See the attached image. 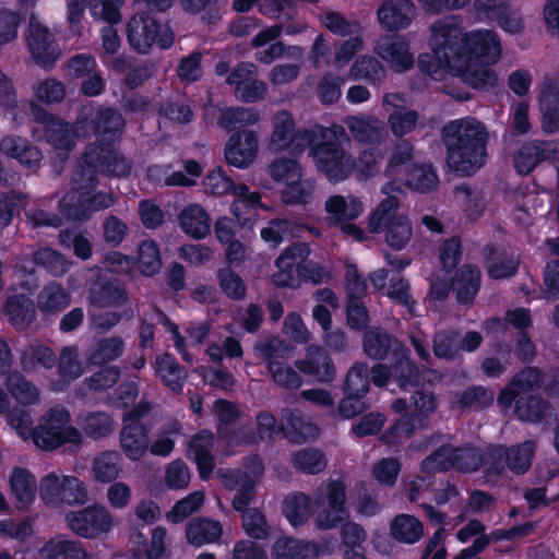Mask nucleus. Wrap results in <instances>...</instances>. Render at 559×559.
<instances>
[{
    "mask_svg": "<svg viewBox=\"0 0 559 559\" xmlns=\"http://www.w3.org/2000/svg\"><path fill=\"white\" fill-rule=\"evenodd\" d=\"M155 369L158 377L171 391L179 392L182 389L187 372L176 362L175 358L168 354L157 357Z\"/></svg>",
    "mask_w": 559,
    "mask_h": 559,
    "instance_id": "obj_53",
    "label": "nucleus"
},
{
    "mask_svg": "<svg viewBox=\"0 0 559 559\" xmlns=\"http://www.w3.org/2000/svg\"><path fill=\"white\" fill-rule=\"evenodd\" d=\"M480 281V273L477 267L465 265L460 270V273L453 283V288L456 290L457 300L461 304L469 302L478 292Z\"/></svg>",
    "mask_w": 559,
    "mask_h": 559,
    "instance_id": "obj_55",
    "label": "nucleus"
},
{
    "mask_svg": "<svg viewBox=\"0 0 559 559\" xmlns=\"http://www.w3.org/2000/svg\"><path fill=\"white\" fill-rule=\"evenodd\" d=\"M415 17V7L409 0H389L378 11L381 25L388 29H401Z\"/></svg>",
    "mask_w": 559,
    "mask_h": 559,
    "instance_id": "obj_33",
    "label": "nucleus"
},
{
    "mask_svg": "<svg viewBox=\"0 0 559 559\" xmlns=\"http://www.w3.org/2000/svg\"><path fill=\"white\" fill-rule=\"evenodd\" d=\"M404 103V97L399 94H386L383 97L385 110L391 111L388 123L392 133L399 138L414 131L418 120V114L415 110L402 107Z\"/></svg>",
    "mask_w": 559,
    "mask_h": 559,
    "instance_id": "obj_27",
    "label": "nucleus"
},
{
    "mask_svg": "<svg viewBox=\"0 0 559 559\" xmlns=\"http://www.w3.org/2000/svg\"><path fill=\"white\" fill-rule=\"evenodd\" d=\"M179 435L180 425L177 421L169 423L156 433L150 443L151 453L164 457L170 455Z\"/></svg>",
    "mask_w": 559,
    "mask_h": 559,
    "instance_id": "obj_58",
    "label": "nucleus"
},
{
    "mask_svg": "<svg viewBox=\"0 0 559 559\" xmlns=\"http://www.w3.org/2000/svg\"><path fill=\"white\" fill-rule=\"evenodd\" d=\"M396 413H404L390 431L383 436L386 443L395 445L408 439L411 435L426 424V419L436 411V401L431 393L418 391L412 395L409 403L405 400H396L393 405Z\"/></svg>",
    "mask_w": 559,
    "mask_h": 559,
    "instance_id": "obj_7",
    "label": "nucleus"
},
{
    "mask_svg": "<svg viewBox=\"0 0 559 559\" xmlns=\"http://www.w3.org/2000/svg\"><path fill=\"white\" fill-rule=\"evenodd\" d=\"M122 472V460L117 451H104L92 462V475L102 484L117 480Z\"/></svg>",
    "mask_w": 559,
    "mask_h": 559,
    "instance_id": "obj_46",
    "label": "nucleus"
},
{
    "mask_svg": "<svg viewBox=\"0 0 559 559\" xmlns=\"http://www.w3.org/2000/svg\"><path fill=\"white\" fill-rule=\"evenodd\" d=\"M559 151V144L544 142L524 145L514 157V166L518 173L526 175L531 173L542 160L554 157Z\"/></svg>",
    "mask_w": 559,
    "mask_h": 559,
    "instance_id": "obj_35",
    "label": "nucleus"
},
{
    "mask_svg": "<svg viewBox=\"0 0 559 559\" xmlns=\"http://www.w3.org/2000/svg\"><path fill=\"white\" fill-rule=\"evenodd\" d=\"M460 258V242L452 238L445 241L440 249V261L442 264L441 274H436L431 280L430 296L433 299L441 300L449 293V280L451 270L457 264Z\"/></svg>",
    "mask_w": 559,
    "mask_h": 559,
    "instance_id": "obj_29",
    "label": "nucleus"
},
{
    "mask_svg": "<svg viewBox=\"0 0 559 559\" xmlns=\"http://www.w3.org/2000/svg\"><path fill=\"white\" fill-rule=\"evenodd\" d=\"M9 489L19 509L29 508L36 498L37 481L27 468L16 466L9 475Z\"/></svg>",
    "mask_w": 559,
    "mask_h": 559,
    "instance_id": "obj_31",
    "label": "nucleus"
},
{
    "mask_svg": "<svg viewBox=\"0 0 559 559\" xmlns=\"http://www.w3.org/2000/svg\"><path fill=\"white\" fill-rule=\"evenodd\" d=\"M0 152L11 158L17 159L22 165L33 168L41 159V154L37 147L27 143L20 136L9 135L1 140Z\"/></svg>",
    "mask_w": 559,
    "mask_h": 559,
    "instance_id": "obj_43",
    "label": "nucleus"
},
{
    "mask_svg": "<svg viewBox=\"0 0 559 559\" xmlns=\"http://www.w3.org/2000/svg\"><path fill=\"white\" fill-rule=\"evenodd\" d=\"M63 521L69 531L85 539L106 538L117 526L115 515L102 503L70 510L64 514Z\"/></svg>",
    "mask_w": 559,
    "mask_h": 559,
    "instance_id": "obj_8",
    "label": "nucleus"
},
{
    "mask_svg": "<svg viewBox=\"0 0 559 559\" xmlns=\"http://www.w3.org/2000/svg\"><path fill=\"white\" fill-rule=\"evenodd\" d=\"M258 354L267 360V368L274 381L287 388H298L301 384L299 374L289 366L277 361L276 358L292 356V347L282 340L273 337L255 346Z\"/></svg>",
    "mask_w": 559,
    "mask_h": 559,
    "instance_id": "obj_18",
    "label": "nucleus"
},
{
    "mask_svg": "<svg viewBox=\"0 0 559 559\" xmlns=\"http://www.w3.org/2000/svg\"><path fill=\"white\" fill-rule=\"evenodd\" d=\"M205 495L201 490H197L187 497L177 501L174 507L166 513V520L170 523L178 524L188 516L197 512L204 503Z\"/></svg>",
    "mask_w": 559,
    "mask_h": 559,
    "instance_id": "obj_57",
    "label": "nucleus"
},
{
    "mask_svg": "<svg viewBox=\"0 0 559 559\" xmlns=\"http://www.w3.org/2000/svg\"><path fill=\"white\" fill-rule=\"evenodd\" d=\"M147 411V405H140L129 411L123 417L124 427L120 432V447L124 455L132 461L141 460L150 447L147 431L138 420Z\"/></svg>",
    "mask_w": 559,
    "mask_h": 559,
    "instance_id": "obj_20",
    "label": "nucleus"
},
{
    "mask_svg": "<svg viewBox=\"0 0 559 559\" xmlns=\"http://www.w3.org/2000/svg\"><path fill=\"white\" fill-rule=\"evenodd\" d=\"M443 135L452 170L468 176L485 165L489 136L481 121L473 117L453 120L443 128Z\"/></svg>",
    "mask_w": 559,
    "mask_h": 559,
    "instance_id": "obj_3",
    "label": "nucleus"
},
{
    "mask_svg": "<svg viewBox=\"0 0 559 559\" xmlns=\"http://www.w3.org/2000/svg\"><path fill=\"white\" fill-rule=\"evenodd\" d=\"M39 559H91V554L83 544L63 534H58L47 542L38 550Z\"/></svg>",
    "mask_w": 559,
    "mask_h": 559,
    "instance_id": "obj_30",
    "label": "nucleus"
},
{
    "mask_svg": "<svg viewBox=\"0 0 559 559\" xmlns=\"http://www.w3.org/2000/svg\"><path fill=\"white\" fill-rule=\"evenodd\" d=\"M81 432L70 424V414L62 406L49 408L39 419L34 443L43 450H52L64 443L78 444Z\"/></svg>",
    "mask_w": 559,
    "mask_h": 559,
    "instance_id": "obj_12",
    "label": "nucleus"
},
{
    "mask_svg": "<svg viewBox=\"0 0 559 559\" xmlns=\"http://www.w3.org/2000/svg\"><path fill=\"white\" fill-rule=\"evenodd\" d=\"M364 349L366 354L374 359H382L390 349H393L396 362L393 368V374L397 377L403 384L407 381L406 372L411 377L413 366L406 358L405 349L397 343L393 342L390 336L382 330L374 329L366 333L364 337Z\"/></svg>",
    "mask_w": 559,
    "mask_h": 559,
    "instance_id": "obj_19",
    "label": "nucleus"
},
{
    "mask_svg": "<svg viewBox=\"0 0 559 559\" xmlns=\"http://www.w3.org/2000/svg\"><path fill=\"white\" fill-rule=\"evenodd\" d=\"M5 385L12 399L23 406H32L40 401L39 389L20 373L11 374Z\"/></svg>",
    "mask_w": 559,
    "mask_h": 559,
    "instance_id": "obj_51",
    "label": "nucleus"
},
{
    "mask_svg": "<svg viewBox=\"0 0 559 559\" xmlns=\"http://www.w3.org/2000/svg\"><path fill=\"white\" fill-rule=\"evenodd\" d=\"M34 99L43 104L60 103L66 97V86L56 79L38 81L33 87Z\"/></svg>",
    "mask_w": 559,
    "mask_h": 559,
    "instance_id": "obj_62",
    "label": "nucleus"
},
{
    "mask_svg": "<svg viewBox=\"0 0 559 559\" xmlns=\"http://www.w3.org/2000/svg\"><path fill=\"white\" fill-rule=\"evenodd\" d=\"M71 301L70 294L58 283H49L37 296V307L44 313H57L66 309Z\"/></svg>",
    "mask_w": 559,
    "mask_h": 559,
    "instance_id": "obj_50",
    "label": "nucleus"
},
{
    "mask_svg": "<svg viewBox=\"0 0 559 559\" xmlns=\"http://www.w3.org/2000/svg\"><path fill=\"white\" fill-rule=\"evenodd\" d=\"M437 185L438 177L429 165H415L402 182V187L407 186L420 192L430 191Z\"/></svg>",
    "mask_w": 559,
    "mask_h": 559,
    "instance_id": "obj_59",
    "label": "nucleus"
},
{
    "mask_svg": "<svg viewBox=\"0 0 559 559\" xmlns=\"http://www.w3.org/2000/svg\"><path fill=\"white\" fill-rule=\"evenodd\" d=\"M266 171L282 187L284 203L305 204L312 199L314 181L304 177V169L296 159L277 157L267 165Z\"/></svg>",
    "mask_w": 559,
    "mask_h": 559,
    "instance_id": "obj_6",
    "label": "nucleus"
},
{
    "mask_svg": "<svg viewBox=\"0 0 559 559\" xmlns=\"http://www.w3.org/2000/svg\"><path fill=\"white\" fill-rule=\"evenodd\" d=\"M179 226L191 238L202 239L211 229L209 213L197 203L187 205L178 216Z\"/></svg>",
    "mask_w": 559,
    "mask_h": 559,
    "instance_id": "obj_37",
    "label": "nucleus"
},
{
    "mask_svg": "<svg viewBox=\"0 0 559 559\" xmlns=\"http://www.w3.org/2000/svg\"><path fill=\"white\" fill-rule=\"evenodd\" d=\"M273 559H317L319 550L316 544L293 538H280L275 542Z\"/></svg>",
    "mask_w": 559,
    "mask_h": 559,
    "instance_id": "obj_44",
    "label": "nucleus"
},
{
    "mask_svg": "<svg viewBox=\"0 0 559 559\" xmlns=\"http://www.w3.org/2000/svg\"><path fill=\"white\" fill-rule=\"evenodd\" d=\"M0 152L11 158L17 159L22 165L33 168L41 159V154L37 147L27 143L20 136L9 135L1 140Z\"/></svg>",
    "mask_w": 559,
    "mask_h": 559,
    "instance_id": "obj_42",
    "label": "nucleus"
},
{
    "mask_svg": "<svg viewBox=\"0 0 559 559\" xmlns=\"http://www.w3.org/2000/svg\"><path fill=\"white\" fill-rule=\"evenodd\" d=\"M324 138H317L310 144V155L316 168L329 181L338 183L348 178L355 169L354 159L333 141L332 132L326 129Z\"/></svg>",
    "mask_w": 559,
    "mask_h": 559,
    "instance_id": "obj_10",
    "label": "nucleus"
},
{
    "mask_svg": "<svg viewBox=\"0 0 559 559\" xmlns=\"http://www.w3.org/2000/svg\"><path fill=\"white\" fill-rule=\"evenodd\" d=\"M259 151L258 138L252 131L233 134L225 145L226 162L237 168L249 167L257 158Z\"/></svg>",
    "mask_w": 559,
    "mask_h": 559,
    "instance_id": "obj_25",
    "label": "nucleus"
},
{
    "mask_svg": "<svg viewBox=\"0 0 559 559\" xmlns=\"http://www.w3.org/2000/svg\"><path fill=\"white\" fill-rule=\"evenodd\" d=\"M25 286L27 295L21 293L11 296L8 299L5 307L10 321L14 326L19 329H23L28 325L35 318V307L33 300L29 298V295L33 288L36 286V281H26Z\"/></svg>",
    "mask_w": 559,
    "mask_h": 559,
    "instance_id": "obj_34",
    "label": "nucleus"
},
{
    "mask_svg": "<svg viewBox=\"0 0 559 559\" xmlns=\"http://www.w3.org/2000/svg\"><path fill=\"white\" fill-rule=\"evenodd\" d=\"M21 364L27 372H34L38 366L49 369L55 366L56 356L45 345L31 344L22 352Z\"/></svg>",
    "mask_w": 559,
    "mask_h": 559,
    "instance_id": "obj_56",
    "label": "nucleus"
},
{
    "mask_svg": "<svg viewBox=\"0 0 559 559\" xmlns=\"http://www.w3.org/2000/svg\"><path fill=\"white\" fill-rule=\"evenodd\" d=\"M298 369L319 381H329L334 377V367L326 353L318 346H309L305 359L297 362Z\"/></svg>",
    "mask_w": 559,
    "mask_h": 559,
    "instance_id": "obj_40",
    "label": "nucleus"
},
{
    "mask_svg": "<svg viewBox=\"0 0 559 559\" xmlns=\"http://www.w3.org/2000/svg\"><path fill=\"white\" fill-rule=\"evenodd\" d=\"M127 301L123 289L114 285H95L91 288L90 309H119Z\"/></svg>",
    "mask_w": 559,
    "mask_h": 559,
    "instance_id": "obj_48",
    "label": "nucleus"
},
{
    "mask_svg": "<svg viewBox=\"0 0 559 559\" xmlns=\"http://www.w3.org/2000/svg\"><path fill=\"white\" fill-rule=\"evenodd\" d=\"M543 129L547 133L559 130V90L552 84H545L539 95Z\"/></svg>",
    "mask_w": 559,
    "mask_h": 559,
    "instance_id": "obj_47",
    "label": "nucleus"
},
{
    "mask_svg": "<svg viewBox=\"0 0 559 559\" xmlns=\"http://www.w3.org/2000/svg\"><path fill=\"white\" fill-rule=\"evenodd\" d=\"M399 209V199L390 194L368 216L369 231H384L386 245L395 250L405 248L413 237L411 221Z\"/></svg>",
    "mask_w": 559,
    "mask_h": 559,
    "instance_id": "obj_4",
    "label": "nucleus"
},
{
    "mask_svg": "<svg viewBox=\"0 0 559 559\" xmlns=\"http://www.w3.org/2000/svg\"><path fill=\"white\" fill-rule=\"evenodd\" d=\"M283 512L293 526L304 525L312 514L311 498L304 492H295L285 499Z\"/></svg>",
    "mask_w": 559,
    "mask_h": 559,
    "instance_id": "obj_52",
    "label": "nucleus"
},
{
    "mask_svg": "<svg viewBox=\"0 0 559 559\" xmlns=\"http://www.w3.org/2000/svg\"><path fill=\"white\" fill-rule=\"evenodd\" d=\"M534 524L526 523L524 525H519L509 530H498L489 535H481L473 542L472 546L463 549L460 554H457L453 559H468L474 555L481 552L491 540H513L519 537L525 536L533 532Z\"/></svg>",
    "mask_w": 559,
    "mask_h": 559,
    "instance_id": "obj_39",
    "label": "nucleus"
},
{
    "mask_svg": "<svg viewBox=\"0 0 559 559\" xmlns=\"http://www.w3.org/2000/svg\"><path fill=\"white\" fill-rule=\"evenodd\" d=\"M374 51L395 72H405L414 66L409 44L401 37L380 39Z\"/></svg>",
    "mask_w": 559,
    "mask_h": 559,
    "instance_id": "obj_26",
    "label": "nucleus"
},
{
    "mask_svg": "<svg viewBox=\"0 0 559 559\" xmlns=\"http://www.w3.org/2000/svg\"><path fill=\"white\" fill-rule=\"evenodd\" d=\"M345 124L353 138L362 143L380 144L386 138L383 122L372 116H349Z\"/></svg>",
    "mask_w": 559,
    "mask_h": 559,
    "instance_id": "obj_32",
    "label": "nucleus"
},
{
    "mask_svg": "<svg viewBox=\"0 0 559 559\" xmlns=\"http://www.w3.org/2000/svg\"><path fill=\"white\" fill-rule=\"evenodd\" d=\"M223 535V525L210 518H197L189 522L186 527L187 542L195 547L213 544L219 540Z\"/></svg>",
    "mask_w": 559,
    "mask_h": 559,
    "instance_id": "obj_38",
    "label": "nucleus"
},
{
    "mask_svg": "<svg viewBox=\"0 0 559 559\" xmlns=\"http://www.w3.org/2000/svg\"><path fill=\"white\" fill-rule=\"evenodd\" d=\"M330 225H341L357 219L365 211L362 201L354 194H334L324 203Z\"/></svg>",
    "mask_w": 559,
    "mask_h": 559,
    "instance_id": "obj_28",
    "label": "nucleus"
},
{
    "mask_svg": "<svg viewBox=\"0 0 559 559\" xmlns=\"http://www.w3.org/2000/svg\"><path fill=\"white\" fill-rule=\"evenodd\" d=\"M414 160V148L408 142L397 144L388 162L385 176L391 180L386 182L381 191L385 195L402 191V182L412 169H409Z\"/></svg>",
    "mask_w": 559,
    "mask_h": 559,
    "instance_id": "obj_23",
    "label": "nucleus"
},
{
    "mask_svg": "<svg viewBox=\"0 0 559 559\" xmlns=\"http://www.w3.org/2000/svg\"><path fill=\"white\" fill-rule=\"evenodd\" d=\"M124 350V342L118 336L99 340L90 355L93 364H102L117 359Z\"/></svg>",
    "mask_w": 559,
    "mask_h": 559,
    "instance_id": "obj_61",
    "label": "nucleus"
},
{
    "mask_svg": "<svg viewBox=\"0 0 559 559\" xmlns=\"http://www.w3.org/2000/svg\"><path fill=\"white\" fill-rule=\"evenodd\" d=\"M314 523L320 530H330L348 518L346 486L340 480H329L318 488Z\"/></svg>",
    "mask_w": 559,
    "mask_h": 559,
    "instance_id": "obj_15",
    "label": "nucleus"
},
{
    "mask_svg": "<svg viewBox=\"0 0 559 559\" xmlns=\"http://www.w3.org/2000/svg\"><path fill=\"white\" fill-rule=\"evenodd\" d=\"M213 435L207 431L198 433L190 442L188 457L197 465L200 476L206 479L214 469V460L211 454Z\"/></svg>",
    "mask_w": 559,
    "mask_h": 559,
    "instance_id": "obj_41",
    "label": "nucleus"
},
{
    "mask_svg": "<svg viewBox=\"0 0 559 559\" xmlns=\"http://www.w3.org/2000/svg\"><path fill=\"white\" fill-rule=\"evenodd\" d=\"M326 134V128L323 127L296 131L293 115L286 110H280L272 118L269 148L272 152L289 151L299 154L317 138H324Z\"/></svg>",
    "mask_w": 559,
    "mask_h": 559,
    "instance_id": "obj_9",
    "label": "nucleus"
},
{
    "mask_svg": "<svg viewBox=\"0 0 559 559\" xmlns=\"http://www.w3.org/2000/svg\"><path fill=\"white\" fill-rule=\"evenodd\" d=\"M139 270L144 275H154L162 267V258L157 245L153 240H144L138 249Z\"/></svg>",
    "mask_w": 559,
    "mask_h": 559,
    "instance_id": "obj_60",
    "label": "nucleus"
},
{
    "mask_svg": "<svg viewBox=\"0 0 559 559\" xmlns=\"http://www.w3.org/2000/svg\"><path fill=\"white\" fill-rule=\"evenodd\" d=\"M38 493L43 503L50 508L84 504L88 500V492L82 480L59 472L47 473L40 478Z\"/></svg>",
    "mask_w": 559,
    "mask_h": 559,
    "instance_id": "obj_11",
    "label": "nucleus"
},
{
    "mask_svg": "<svg viewBox=\"0 0 559 559\" xmlns=\"http://www.w3.org/2000/svg\"><path fill=\"white\" fill-rule=\"evenodd\" d=\"M454 199L469 218L478 217L485 207L483 194L477 191H472L466 186H461L455 189Z\"/></svg>",
    "mask_w": 559,
    "mask_h": 559,
    "instance_id": "obj_63",
    "label": "nucleus"
},
{
    "mask_svg": "<svg viewBox=\"0 0 559 559\" xmlns=\"http://www.w3.org/2000/svg\"><path fill=\"white\" fill-rule=\"evenodd\" d=\"M204 189L206 192L223 195L230 191L237 197V200L233 203L231 211L238 222L242 225L247 224V221L241 217L242 209H252L262 206L260 202V194L257 192H249L248 187L245 185L234 186L233 181L224 174L221 168L213 169L203 181Z\"/></svg>",
    "mask_w": 559,
    "mask_h": 559,
    "instance_id": "obj_17",
    "label": "nucleus"
},
{
    "mask_svg": "<svg viewBox=\"0 0 559 559\" xmlns=\"http://www.w3.org/2000/svg\"><path fill=\"white\" fill-rule=\"evenodd\" d=\"M310 249L306 243H294L285 249L276 259L277 272L272 276L275 285L286 287L293 286L296 282V273L299 275V267L308 258Z\"/></svg>",
    "mask_w": 559,
    "mask_h": 559,
    "instance_id": "obj_24",
    "label": "nucleus"
},
{
    "mask_svg": "<svg viewBox=\"0 0 559 559\" xmlns=\"http://www.w3.org/2000/svg\"><path fill=\"white\" fill-rule=\"evenodd\" d=\"M430 52L418 56L419 70L435 81L460 76L474 88L490 90L499 84L491 68L502 56L498 35L490 29L463 32L454 16L431 25Z\"/></svg>",
    "mask_w": 559,
    "mask_h": 559,
    "instance_id": "obj_1",
    "label": "nucleus"
},
{
    "mask_svg": "<svg viewBox=\"0 0 559 559\" xmlns=\"http://www.w3.org/2000/svg\"><path fill=\"white\" fill-rule=\"evenodd\" d=\"M74 188L60 202V210L68 217L82 219L95 211L114 204V198L107 193L93 194L96 177L79 168L73 176Z\"/></svg>",
    "mask_w": 559,
    "mask_h": 559,
    "instance_id": "obj_5",
    "label": "nucleus"
},
{
    "mask_svg": "<svg viewBox=\"0 0 559 559\" xmlns=\"http://www.w3.org/2000/svg\"><path fill=\"white\" fill-rule=\"evenodd\" d=\"M294 466L308 474H318L326 466V461L319 450L302 449L293 455Z\"/></svg>",
    "mask_w": 559,
    "mask_h": 559,
    "instance_id": "obj_64",
    "label": "nucleus"
},
{
    "mask_svg": "<svg viewBox=\"0 0 559 559\" xmlns=\"http://www.w3.org/2000/svg\"><path fill=\"white\" fill-rule=\"evenodd\" d=\"M81 169L96 177L97 174H109L123 177L129 175L131 166L129 162L109 145L102 147L90 146L84 153Z\"/></svg>",
    "mask_w": 559,
    "mask_h": 559,
    "instance_id": "obj_21",
    "label": "nucleus"
},
{
    "mask_svg": "<svg viewBox=\"0 0 559 559\" xmlns=\"http://www.w3.org/2000/svg\"><path fill=\"white\" fill-rule=\"evenodd\" d=\"M282 430L290 441L296 443L306 442L319 435V428L297 411L285 413Z\"/></svg>",
    "mask_w": 559,
    "mask_h": 559,
    "instance_id": "obj_45",
    "label": "nucleus"
},
{
    "mask_svg": "<svg viewBox=\"0 0 559 559\" xmlns=\"http://www.w3.org/2000/svg\"><path fill=\"white\" fill-rule=\"evenodd\" d=\"M217 117V123L226 129L231 130L238 124H252L259 120V115L245 108H226L221 109L214 106L206 108L205 118Z\"/></svg>",
    "mask_w": 559,
    "mask_h": 559,
    "instance_id": "obj_49",
    "label": "nucleus"
},
{
    "mask_svg": "<svg viewBox=\"0 0 559 559\" xmlns=\"http://www.w3.org/2000/svg\"><path fill=\"white\" fill-rule=\"evenodd\" d=\"M542 380L540 372L535 368H527L513 379L509 386L501 391L498 403L503 408L511 407L513 401L538 386Z\"/></svg>",
    "mask_w": 559,
    "mask_h": 559,
    "instance_id": "obj_36",
    "label": "nucleus"
},
{
    "mask_svg": "<svg viewBox=\"0 0 559 559\" xmlns=\"http://www.w3.org/2000/svg\"><path fill=\"white\" fill-rule=\"evenodd\" d=\"M128 41L133 49L147 53L153 46L167 49L174 44V33L148 12H136L127 24Z\"/></svg>",
    "mask_w": 559,
    "mask_h": 559,
    "instance_id": "obj_13",
    "label": "nucleus"
},
{
    "mask_svg": "<svg viewBox=\"0 0 559 559\" xmlns=\"http://www.w3.org/2000/svg\"><path fill=\"white\" fill-rule=\"evenodd\" d=\"M536 451V443L532 440L516 445L489 448L483 463L488 480H495L501 476L508 467L515 474H524L531 467Z\"/></svg>",
    "mask_w": 559,
    "mask_h": 559,
    "instance_id": "obj_14",
    "label": "nucleus"
},
{
    "mask_svg": "<svg viewBox=\"0 0 559 559\" xmlns=\"http://www.w3.org/2000/svg\"><path fill=\"white\" fill-rule=\"evenodd\" d=\"M391 534L399 542L415 544L423 537L424 527L415 516L400 514L391 523Z\"/></svg>",
    "mask_w": 559,
    "mask_h": 559,
    "instance_id": "obj_54",
    "label": "nucleus"
},
{
    "mask_svg": "<svg viewBox=\"0 0 559 559\" xmlns=\"http://www.w3.org/2000/svg\"><path fill=\"white\" fill-rule=\"evenodd\" d=\"M34 115L36 119L41 120L46 140L59 156L70 151L75 139L80 136H86L93 132L102 140H112L123 127L122 117L118 111L95 109L92 106L82 109L73 130L62 120L46 117V114L40 110L34 111Z\"/></svg>",
    "mask_w": 559,
    "mask_h": 559,
    "instance_id": "obj_2",
    "label": "nucleus"
},
{
    "mask_svg": "<svg viewBox=\"0 0 559 559\" xmlns=\"http://www.w3.org/2000/svg\"><path fill=\"white\" fill-rule=\"evenodd\" d=\"M483 463L479 450L471 447L453 448L442 445L421 464L426 473L443 472L456 468L461 472L476 471Z\"/></svg>",
    "mask_w": 559,
    "mask_h": 559,
    "instance_id": "obj_16",
    "label": "nucleus"
},
{
    "mask_svg": "<svg viewBox=\"0 0 559 559\" xmlns=\"http://www.w3.org/2000/svg\"><path fill=\"white\" fill-rule=\"evenodd\" d=\"M26 43L33 59L39 66H51L60 55L52 33L37 21L32 20L29 23Z\"/></svg>",
    "mask_w": 559,
    "mask_h": 559,
    "instance_id": "obj_22",
    "label": "nucleus"
}]
</instances>
